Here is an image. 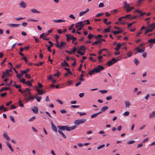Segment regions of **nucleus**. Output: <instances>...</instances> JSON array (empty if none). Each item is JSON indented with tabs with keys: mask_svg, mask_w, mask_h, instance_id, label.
<instances>
[{
	"mask_svg": "<svg viewBox=\"0 0 155 155\" xmlns=\"http://www.w3.org/2000/svg\"><path fill=\"white\" fill-rule=\"evenodd\" d=\"M2 74H3L2 75V77H1L2 79L4 78L5 77H7V75H5V72L3 71Z\"/></svg>",
	"mask_w": 155,
	"mask_h": 155,
	"instance_id": "13d9d810",
	"label": "nucleus"
},
{
	"mask_svg": "<svg viewBox=\"0 0 155 155\" xmlns=\"http://www.w3.org/2000/svg\"><path fill=\"white\" fill-rule=\"evenodd\" d=\"M77 113L79 114L81 116H83L86 114V113L85 112H78Z\"/></svg>",
	"mask_w": 155,
	"mask_h": 155,
	"instance_id": "09e8293b",
	"label": "nucleus"
},
{
	"mask_svg": "<svg viewBox=\"0 0 155 155\" xmlns=\"http://www.w3.org/2000/svg\"><path fill=\"white\" fill-rule=\"evenodd\" d=\"M31 110L35 114H37L38 113V109L37 107H34L31 109Z\"/></svg>",
	"mask_w": 155,
	"mask_h": 155,
	"instance_id": "2eb2a0df",
	"label": "nucleus"
},
{
	"mask_svg": "<svg viewBox=\"0 0 155 155\" xmlns=\"http://www.w3.org/2000/svg\"><path fill=\"white\" fill-rule=\"evenodd\" d=\"M104 68H105L103 66L99 65L97 67H94V71H95V72L98 73L104 70Z\"/></svg>",
	"mask_w": 155,
	"mask_h": 155,
	"instance_id": "20e7f679",
	"label": "nucleus"
},
{
	"mask_svg": "<svg viewBox=\"0 0 155 155\" xmlns=\"http://www.w3.org/2000/svg\"><path fill=\"white\" fill-rule=\"evenodd\" d=\"M6 145L11 150L12 152L14 151V150L13 148L12 147L11 145L8 142H7L6 143Z\"/></svg>",
	"mask_w": 155,
	"mask_h": 155,
	"instance_id": "393cba45",
	"label": "nucleus"
},
{
	"mask_svg": "<svg viewBox=\"0 0 155 155\" xmlns=\"http://www.w3.org/2000/svg\"><path fill=\"white\" fill-rule=\"evenodd\" d=\"M64 63L62 62L61 63V66L62 67H69V65L68 64L67 62H66L65 60L64 61Z\"/></svg>",
	"mask_w": 155,
	"mask_h": 155,
	"instance_id": "a211bd4d",
	"label": "nucleus"
},
{
	"mask_svg": "<svg viewBox=\"0 0 155 155\" xmlns=\"http://www.w3.org/2000/svg\"><path fill=\"white\" fill-rule=\"evenodd\" d=\"M86 48H85V46L83 45L80 47V50L79 51H84L86 50Z\"/></svg>",
	"mask_w": 155,
	"mask_h": 155,
	"instance_id": "ea45409f",
	"label": "nucleus"
},
{
	"mask_svg": "<svg viewBox=\"0 0 155 155\" xmlns=\"http://www.w3.org/2000/svg\"><path fill=\"white\" fill-rule=\"evenodd\" d=\"M35 98L36 99L38 102H40L41 101L42 97L40 96H36L35 97Z\"/></svg>",
	"mask_w": 155,
	"mask_h": 155,
	"instance_id": "37998d69",
	"label": "nucleus"
},
{
	"mask_svg": "<svg viewBox=\"0 0 155 155\" xmlns=\"http://www.w3.org/2000/svg\"><path fill=\"white\" fill-rule=\"evenodd\" d=\"M25 77L28 79H30L31 78L30 75L28 74H25Z\"/></svg>",
	"mask_w": 155,
	"mask_h": 155,
	"instance_id": "69168bd1",
	"label": "nucleus"
},
{
	"mask_svg": "<svg viewBox=\"0 0 155 155\" xmlns=\"http://www.w3.org/2000/svg\"><path fill=\"white\" fill-rule=\"evenodd\" d=\"M49 120L51 122V127L52 129L56 132L57 131L56 127L55 126L54 124L53 123L52 120L49 118H48Z\"/></svg>",
	"mask_w": 155,
	"mask_h": 155,
	"instance_id": "f8f14e48",
	"label": "nucleus"
},
{
	"mask_svg": "<svg viewBox=\"0 0 155 155\" xmlns=\"http://www.w3.org/2000/svg\"><path fill=\"white\" fill-rule=\"evenodd\" d=\"M66 37L67 38L66 40L68 41H69L70 40L72 39L73 38V35L70 34L66 35Z\"/></svg>",
	"mask_w": 155,
	"mask_h": 155,
	"instance_id": "4468645a",
	"label": "nucleus"
},
{
	"mask_svg": "<svg viewBox=\"0 0 155 155\" xmlns=\"http://www.w3.org/2000/svg\"><path fill=\"white\" fill-rule=\"evenodd\" d=\"M136 50H137L138 53L143 52V51L141 49L139 48L138 47H137L135 48Z\"/></svg>",
	"mask_w": 155,
	"mask_h": 155,
	"instance_id": "79ce46f5",
	"label": "nucleus"
},
{
	"mask_svg": "<svg viewBox=\"0 0 155 155\" xmlns=\"http://www.w3.org/2000/svg\"><path fill=\"white\" fill-rule=\"evenodd\" d=\"M104 146H105V145L104 144L101 145H100V146H99L97 148V149L98 150L100 149L103 148L104 147Z\"/></svg>",
	"mask_w": 155,
	"mask_h": 155,
	"instance_id": "3c124183",
	"label": "nucleus"
},
{
	"mask_svg": "<svg viewBox=\"0 0 155 155\" xmlns=\"http://www.w3.org/2000/svg\"><path fill=\"white\" fill-rule=\"evenodd\" d=\"M126 107H129L130 105V101H125Z\"/></svg>",
	"mask_w": 155,
	"mask_h": 155,
	"instance_id": "c756f323",
	"label": "nucleus"
},
{
	"mask_svg": "<svg viewBox=\"0 0 155 155\" xmlns=\"http://www.w3.org/2000/svg\"><path fill=\"white\" fill-rule=\"evenodd\" d=\"M104 68H105L103 66L99 65L97 67H94V71H95V72L98 73L104 70Z\"/></svg>",
	"mask_w": 155,
	"mask_h": 155,
	"instance_id": "423d86ee",
	"label": "nucleus"
},
{
	"mask_svg": "<svg viewBox=\"0 0 155 155\" xmlns=\"http://www.w3.org/2000/svg\"><path fill=\"white\" fill-rule=\"evenodd\" d=\"M94 72H95V71H94V69L93 70L90 71L88 74L90 75H91L94 74Z\"/></svg>",
	"mask_w": 155,
	"mask_h": 155,
	"instance_id": "c03bdc74",
	"label": "nucleus"
},
{
	"mask_svg": "<svg viewBox=\"0 0 155 155\" xmlns=\"http://www.w3.org/2000/svg\"><path fill=\"white\" fill-rule=\"evenodd\" d=\"M94 37L93 35L91 34V33H90L88 36L87 37V38L91 40V38Z\"/></svg>",
	"mask_w": 155,
	"mask_h": 155,
	"instance_id": "a18cd8bd",
	"label": "nucleus"
},
{
	"mask_svg": "<svg viewBox=\"0 0 155 155\" xmlns=\"http://www.w3.org/2000/svg\"><path fill=\"white\" fill-rule=\"evenodd\" d=\"M57 127L58 129L61 130H66L68 131H70L76 128V126H73L71 127H68V125H58L57 126Z\"/></svg>",
	"mask_w": 155,
	"mask_h": 155,
	"instance_id": "f257e3e1",
	"label": "nucleus"
},
{
	"mask_svg": "<svg viewBox=\"0 0 155 155\" xmlns=\"http://www.w3.org/2000/svg\"><path fill=\"white\" fill-rule=\"evenodd\" d=\"M113 64H114V63L111 60L108 62L107 63V64L108 66H110Z\"/></svg>",
	"mask_w": 155,
	"mask_h": 155,
	"instance_id": "4c0bfd02",
	"label": "nucleus"
},
{
	"mask_svg": "<svg viewBox=\"0 0 155 155\" xmlns=\"http://www.w3.org/2000/svg\"><path fill=\"white\" fill-rule=\"evenodd\" d=\"M48 43L50 44V45H46V46L48 47V50L49 52H51V48L53 46V43L51 41H48Z\"/></svg>",
	"mask_w": 155,
	"mask_h": 155,
	"instance_id": "ddd939ff",
	"label": "nucleus"
},
{
	"mask_svg": "<svg viewBox=\"0 0 155 155\" xmlns=\"http://www.w3.org/2000/svg\"><path fill=\"white\" fill-rule=\"evenodd\" d=\"M3 136L4 138H5L7 140H10V137L8 136L7 134L5 132H4Z\"/></svg>",
	"mask_w": 155,
	"mask_h": 155,
	"instance_id": "aec40b11",
	"label": "nucleus"
},
{
	"mask_svg": "<svg viewBox=\"0 0 155 155\" xmlns=\"http://www.w3.org/2000/svg\"><path fill=\"white\" fill-rule=\"evenodd\" d=\"M89 9L88 8H87V10L85 11H83L82 12H80L79 13V15L80 16H81L83 15H84V14L87 13V12H88L89 11Z\"/></svg>",
	"mask_w": 155,
	"mask_h": 155,
	"instance_id": "6ab92c4d",
	"label": "nucleus"
},
{
	"mask_svg": "<svg viewBox=\"0 0 155 155\" xmlns=\"http://www.w3.org/2000/svg\"><path fill=\"white\" fill-rule=\"evenodd\" d=\"M127 55L128 57H131L132 55L131 51H130L128 52L127 53Z\"/></svg>",
	"mask_w": 155,
	"mask_h": 155,
	"instance_id": "de8ad7c7",
	"label": "nucleus"
},
{
	"mask_svg": "<svg viewBox=\"0 0 155 155\" xmlns=\"http://www.w3.org/2000/svg\"><path fill=\"white\" fill-rule=\"evenodd\" d=\"M104 68H105L103 66L99 65L97 67H94V71H95V72L98 73L104 70Z\"/></svg>",
	"mask_w": 155,
	"mask_h": 155,
	"instance_id": "39448f33",
	"label": "nucleus"
},
{
	"mask_svg": "<svg viewBox=\"0 0 155 155\" xmlns=\"http://www.w3.org/2000/svg\"><path fill=\"white\" fill-rule=\"evenodd\" d=\"M86 121V120L85 119L76 120H75L74 122V124H75L74 126H76L77 127L78 125L80 124H81L85 122Z\"/></svg>",
	"mask_w": 155,
	"mask_h": 155,
	"instance_id": "0eeeda50",
	"label": "nucleus"
},
{
	"mask_svg": "<svg viewBox=\"0 0 155 155\" xmlns=\"http://www.w3.org/2000/svg\"><path fill=\"white\" fill-rule=\"evenodd\" d=\"M30 89L29 88H25L24 91V94L23 96L24 97H26L29 94H31V92L30 91Z\"/></svg>",
	"mask_w": 155,
	"mask_h": 155,
	"instance_id": "9d476101",
	"label": "nucleus"
},
{
	"mask_svg": "<svg viewBox=\"0 0 155 155\" xmlns=\"http://www.w3.org/2000/svg\"><path fill=\"white\" fill-rule=\"evenodd\" d=\"M18 103L19 104V106L21 107H24V105L22 103V101L21 100H19L18 102Z\"/></svg>",
	"mask_w": 155,
	"mask_h": 155,
	"instance_id": "603ef678",
	"label": "nucleus"
},
{
	"mask_svg": "<svg viewBox=\"0 0 155 155\" xmlns=\"http://www.w3.org/2000/svg\"><path fill=\"white\" fill-rule=\"evenodd\" d=\"M134 62L136 65H137L139 63V61L136 58H135L134 60Z\"/></svg>",
	"mask_w": 155,
	"mask_h": 155,
	"instance_id": "c9c22d12",
	"label": "nucleus"
},
{
	"mask_svg": "<svg viewBox=\"0 0 155 155\" xmlns=\"http://www.w3.org/2000/svg\"><path fill=\"white\" fill-rule=\"evenodd\" d=\"M84 26V25L83 24V21H81L75 24V28H78L79 27H83Z\"/></svg>",
	"mask_w": 155,
	"mask_h": 155,
	"instance_id": "9b49d317",
	"label": "nucleus"
},
{
	"mask_svg": "<svg viewBox=\"0 0 155 155\" xmlns=\"http://www.w3.org/2000/svg\"><path fill=\"white\" fill-rule=\"evenodd\" d=\"M24 100L26 101V102H28L30 101H32L35 98V97H33L31 95V94H29L26 97H24Z\"/></svg>",
	"mask_w": 155,
	"mask_h": 155,
	"instance_id": "6e6552de",
	"label": "nucleus"
},
{
	"mask_svg": "<svg viewBox=\"0 0 155 155\" xmlns=\"http://www.w3.org/2000/svg\"><path fill=\"white\" fill-rule=\"evenodd\" d=\"M123 32V31L122 30H119L117 31H116L115 30H114L112 31V33L114 35H117V34H120L121 33H122Z\"/></svg>",
	"mask_w": 155,
	"mask_h": 155,
	"instance_id": "5701e85b",
	"label": "nucleus"
},
{
	"mask_svg": "<svg viewBox=\"0 0 155 155\" xmlns=\"http://www.w3.org/2000/svg\"><path fill=\"white\" fill-rule=\"evenodd\" d=\"M97 115H97V113H96L92 115L91 116V117L92 118H95V117H97Z\"/></svg>",
	"mask_w": 155,
	"mask_h": 155,
	"instance_id": "5fc2aeb1",
	"label": "nucleus"
},
{
	"mask_svg": "<svg viewBox=\"0 0 155 155\" xmlns=\"http://www.w3.org/2000/svg\"><path fill=\"white\" fill-rule=\"evenodd\" d=\"M19 5L21 7L23 8H25L26 7V4L23 1H21Z\"/></svg>",
	"mask_w": 155,
	"mask_h": 155,
	"instance_id": "f3484780",
	"label": "nucleus"
},
{
	"mask_svg": "<svg viewBox=\"0 0 155 155\" xmlns=\"http://www.w3.org/2000/svg\"><path fill=\"white\" fill-rule=\"evenodd\" d=\"M123 4H124V9H126V12H128L132 11L130 5L128 4L127 2H124Z\"/></svg>",
	"mask_w": 155,
	"mask_h": 155,
	"instance_id": "f03ea898",
	"label": "nucleus"
},
{
	"mask_svg": "<svg viewBox=\"0 0 155 155\" xmlns=\"http://www.w3.org/2000/svg\"><path fill=\"white\" fill-rule=\"evenodd\" d=\"M23 74H24L22 72L19 74H17L16 75V77L18 79H20L23 76Z\"/></svg>",
	"mask_w": 155,
	"mask_h": 155,
	"instance_id": "2f4dec72",
	"label": "nucleus"
},
{
	"mask_svg": "<svg viewBox=\"0 0 155 155\" xmlns=\"http://www.w3.org/2000/svg\"><path fill=\"white\" fill-rule=\"evenodd\" d=\"M155 117V111H153L150 114L149 116V117L150 118H153Z\"/></svg>",
	"mask_w": 155,
	"mask_h": 155,
	"instance_id": "7c9ffc66",
	"label": "nucleus"
},
{
	"mask_svg": "<svg viewBox=\"0 0 155 155\" xmlns=\"http://www.w3.org/2000/svg\"><path fill=\"white\" fill-rule=\"evenodd\" d=\"M36 91L38 92V94L40 95H42L45 93V92L43 91L42 90H40L38 89L37 87H36Z\"/></svg>",
	"mask_w": 155,
	"mask_h": 155,
	"instance_id": "4be33fe9",
	"label": "nucleus"
},
{
	"mask_svg": "<svg viewBox=\"0 0 155 155\" xmlns=\"http://www.w3.org/2000/svg\"><path fill=\"white\" fill-rule=\"evenodd\" d=\"M20 81L21 82L23 83V84H25L26 83L25 79L24 78H23L21 80H20Z\"/></svg>",
	"mask_w": 155,
	"mask_h": 155,
	"instance_id": "6e6d98bb",
	"label": "nucleus"
},
{
	"mask_svg": "<svg viewBox=\"0 0 155 155\" xmlns=\"http://www.w3.org/2000/svg\"><path fill=\"white\" fill-rule=\"evenodd\" d=\"M30 71V69L29 68H27L25 70H22L21 71V72L22 73L24 74H26V73Z\"/></svg>",
	"mask_w": 155,
	"mask_h": 155,
	"instance_id": "e433bc0d",
	"label": "nucleus"
},
{
	"mask_svg": "<svg viewBox=\"0 0 155 155\" xmlns=\"http://www.w3.org/2000/svg\"><path fill=\"white\" fill-rule=\"evenodd\" d=\"M108 109V107L107 106H104L102 107L101 109V110H102L103 112H104L107 110Z\"/></svg>",
	"mask_w": 155,
	"mask_h": 155,
	"instance_id": "f704fd0d",
	"label": "nucleus"
},
{
	"mask_svg": "<svg viewBox=\"0 0 155 155\" xmlns=\"http://www.w3.org/2000/svg\"><path fill=\"white\" fill-rule=\"evenodd\" d=\"M7 94V93H6V92H5V93H4L1 94H0V95L1 96V97H4L5 96H6Z\"/></svg>",
	"mask_w": 155,
	"mask_h": 155,
	"instance_id": "680f3d73",
	"label": "nucleus"
},
{
	"mask_svg": "<svg viewBox=\"0 0 155 155\" xmlns=\"http://www.w3.org/2000/svg\"><path fill=\"white\" fill-rule=\"evenodd\" d=\"M21 59L24 60L25 61L26 64L27 63V62L28 61V60L27 59L26 57H23L21 58Z\"/></svg>",
	"mask_w": 155,
	"mask_h": 155,
	"instance_id": "864d4df0",
	"label": "nucleus"
},
{
	"mask_svg": "<svg viewBox=\"0 0 155 155\" xmlns=\"http://www.w3.org/2000/svg\"><path fill=\"white\" fill-rule=\"evenodd\" d=\"M36 119V117H33L32 118H30L29 120V122H31L34 121Z\"/></svg>",
	"mask_w": 155,
	"mask_h": 155,
	"instance_id": "4d7b16f0",
	"label": "nucleus"
},
{
	"mask_svg": "<svg viewBox=\"0 0 155 155\" xmlns=\"http://www.w3.org/2000/svg\"><path fill=\"white\" fill-rule=\"evenodd\" d=\"M111 28V26H108L107 28H106L104 29V32H110V29Z\"/></svg>",
	"mask_w": 155,
	"mask_h": 155,
	"instance_id": "b1692460",
	"label": "nucleus"
},
{
	"mask_svg": "<svg viewBox=\"0 0 155 155\" xmlns=\"http://www.w3.org/2000/svg\"><path fill=\"white\" fill-rule=\"evenodd\" d=\"M27 86H32V83H31V81H28L27 82H26V83H25Z\"/></svg>",
	"mask_w": 155,
	"mask_h": 155,
	"instance_id": "58836bf2",
	"label": "nucleus"
},
{
	"mask_svg": "<svg viewBox=\"0 0 155 155\" xmlns=\"http://www.w3.org/2000/svg\"><path fill=\"white\" fill-rule=\"evenodd\" d=\"M148 42L153 45V44L155 43V38L154 39L151 38L148 40Z\"/></svg>",
	"mask_w": 155,
	"mask_h": 155,
	"instance_id": "412c9836",
	"label": "nucleus"
},
{
	"mask_svg": "<svg viewBox=\"0 0 155 155\" xmlns=\"http://www.w3.org/2000/svg\"><path fill=\"white\" fill-rule=\"evenodd\" d=\"M77 53L81 55H84V53L81 52L80 51H78L77 52Z\"/></svg>",
	"mask_w": 155,
	"mask_h": 155,
	"instance_id": "bf43d9fd",
	"label": "nucleus"
},
{
	"mask_svg": "<svg viewBox=\"0 0 155 155\" xmlns=\"http://www.w3.org/2000/svg\"><path fill=\"white\" fill-rule=\"evenodd\" d=\"M53 22L55 23H60L61 22H65V20H64L59 19L57 20H53Z\"/></svg>",
	"mask_w": 155,
	"mask_h": 155,
	"instance_id": "a878e982",
	"label": "nucleus"
},
{
	"mask_svg": "<svg viewBox=\"0 0 155 155\" xmlns=\"http://www.w3.org/2000/svg\"><path fill=\"white\" fill-rule=\"evenodd\" d=\"M67 44L66 42L61 41L60 45L59 44V43L58 42L56 45V46L58 48L62 49Z\"/></svg>",
	"mask_w": 155,
	"mask_h": 155,
	"instance_id": "1a4fd4ad",
	"label": "nucleus"
},
{
	"mask_svg": "<svg viewBox=\"0 0 155 155\" xmlns=\"http://www.w3.org/2000/svg\"><path fill=\"white\" fill-rule=\"evenodd\" d=\"M58 132L60 134H61L62 135V137L63 138H66V136L64 134V133L62 131H61L60 130H58Z\"/></svg>",
	"mask_w": 155,
	"mask_h": 155,
	"instance_id": "473e14b6",
	"label": "nucleus"
},
{
	"mask_svg": "<svg viewBox=\"0 0 155 155\" xmlns=\"http://www.w3.org/2000/svg\"><path fill=\"white\" fill-rule=\"evenodd\" d=\"M9 26L13 28L18 27L20 26L19 24H11L8 25Z\"/></svg>",
	"mask_w": 155,
	"mask_h": 155,
	"instance_id": "dca6fc26",
	"label": "nucleus"
},
{
	"mask_svg": "<svg viewBox=\"0 0 155 155\" xmlns=\"http://www.w3.org/2000/svg\"><path fill=\"white\" fill-rule=\"evenodd\" d=\"M129 114V111H127L125 112L124 113V115L125 116H128Z\"/></svg>",
	"mask_w": 155,
	"mask_h": 155,
	"instance_id": "774afa93",
	"label": "nucleus"
},
{
	"mask_svg": "<svg viewBox=\"0 0 155 155\" xmlns=\"http://www.w3.org/2000/svg\"><path fill=\"white\" fill-rule=\"evenodd\" d=\"M10 119L13 122L15 123V119H14V117L12 116H10Z\"/></svg>",
	"mask_w": 155,
	"mask_h": 155,
	"instance_id": "338daca9",
	"label": "nucleus"
},
{
	"mask_svg": "<svg viewBox=\"0 0 155 155\" xmlns=\"http://www.w3.org/2000/svg\"><path fill=\"white\" fill-rule=\"evenodd\" d=\"M153 30V28L152 29L151 28H150L149 29H146L145 31V32L144 33V35H146V34L148 33L149 32H152Z\"/></svg>",
	"mask_w": 155,
	"mask_h": 155,
	"instance_id": "bb28decb",
	"label": "nucleus"
},
{
	"mask_svg": "<svg viewBox=\"0 0 155 155\" xmlns=\"http://www.w3.org/2000/svg\"><path fill=\"white\" fill-rule=\"evenodd\" d=\"M104 68H105L103 66L99 65L97 67H94V71H95V72L98 73L104 70Z\"/></svg>",
	"mask_w": 155,
	"mask_h": 155,
	"instance_id": "7ed1b4c3",
	"label": "nucleus"
},
{
	"mask_svg": "<svg viewBox=\"0 0 155 155\" xmlns=\"http://www.w3.org/2000/svg\"><path fill=\"white\" fill-rule=\"evenodd\" d=\"M121 45L120 43L117 44V47L115 48V50L116 51H118L119 50L120 48Z\"/></svg>",
	"mask_w": 155,
	"mask_h": 155,
	"instance_id": "cd10ccee",
	"label": "nucleus"
},
{
	"mask_svg": "<svg viewBox=\"0 0 155 155\" xmlns=\"http://www.w3.org/2000/svg\"><path fill=\"white\" fill-rule=\"evenodd\" d=\"M10 90V88L9 87H3L0 90V92L4 90Z\"/></svg>",
	"mask_w": 155,
	"mask_h": 155,
	"instance_id": "72a5a7b5",
	"label": "nucleus"
},
{
	"mask_svg": "<svg viewBox=\"0 0 155 155\" xmlns=\"http://www.w3.org/2000/svg\"><path fill=\"white\" fill-rule=\"evenodd\" d=\"M99 43H101L100 41H96L95 42H93V43H92V45H94L96 44H98Z\"/></svg>",
	"mask_w": 155,
	"mask_h": 155,
	"instance_id": "0e129e2a",
	"label": "nucleus"
},
{
	"mask_svg": "<svg viewBox=\"0 0 155 155\" xmlns=\"http://www.w3.org/2000/svg\"><path fill=\"white\" fill-rule=\"evenodd\" d=\"M104 6V4L103 3L101 2L99 4L98 7L99 8H103Z\"/></svg>",
	"mask_w": 155,
	"mask_h": 155,
	"instance_id": "052dcab7",
	"label": "nucleus"
},
{
	"mask_svg": "<svg viewBox=\"0 0 155 155\" xmlns=\"http://www.w3.org/2000/svg\"><path fill=\"white\" fill-rule=\"evenodd\" d=\"M31 12L34 13H40V12L38 11H37L35 9H33L31 10Z\"/></svg>",
	"mask_w": 155,
	"mask_h": 155,
	"instance_id": "a19ab883",
	"label": "nucleus"
},
{
	"mask_svg": "<svg viewBox=\"0 0 155 155\" xmlns=\"http://www.w3.org/2000/svg\"><path fill=\"white\" fill-rule=\"evenodd\" d=\"M137 17H138V16H137V15H134V16H132V17H129V18H128V19H134L136 18Z\"/></svg>",
	"mask_w": 155,
	"mask_h": 155,
	"instance_id": "49530a36",
	"label": "nucleus"
},
{
	"mask_svg": "<svg viewBox=\"0 0 155 155\" xmlns=\"http://www.w3.org/2000/svg\"><path fill=\"white\" fill-rule=\"evenodd\" d=\"M149 28H151L152 29L153 28V30L155 28V25L153 23H152L151 25L149 26Z\"/></svg>",
	"mask_w": 155,
	"mask_h": 155,
	"instance_id": "8fccbe9b",
	"label": "nucleus"
},
{
	"mask_svg": "<svg viewBox=\"0 0 155 155\" xmlns=\"http://www.w3.org/2000/svg\"><path fill=\"white\" fill-rule=\"evenodd\" d=\"M48 35L49 34L48 33H44L40 35V38H42L43 37H45Z\"/></svg>",
	"mask_w": 155,
	"mask_h": 155,
	"instance_id": "c85d7f7f",
	"label": "nucleus"
},
{
	"mask_svg": "<svg viewBox=\"0 0 155 155\" xmlns=\"http://www.w3.org/2000/svg\"><path fill=\"white\" fill-rule=\"evenodd\" d=\"M135 142V140H132L129 141L128 142H127V143L128 144H130L134 143Z\"/></svg>",
	"mask_w": 155,
	"mask_h": 155,
	"instance_id": "e2e57ef3",
	"label": "nucleus"
}]
</instances>
